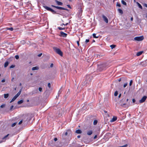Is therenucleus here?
Instances as JSON below:
<instances>
[{
	"instance_id": "680f3d73",
	"label": "nucleus",
	"mask_w": 147,
	"mask_h": 147,
	"mask_svg": "<svg viewBox=\"0 0 147 147\" xmlns=\"http://www.w3.org/2000/svg\"><path fill=\"white\" fill-rule=\"evenodd\" d=\"M64 135L65 136H67V132H66L64 134Z\"/></svg>"
},
{
	"instance_id": "f257e3e1",
	"label": "nucleus",
	"mask_w": 147,
	"mask_h": 147,
	"mask_svg": "<svg viewBox=\"0 0 147 147\" xmlns=\"http://www.w3.org/2000/svg\"><path fill=\"white\" fill-rule=\"evenodd\" d=\"M109 67L107 64H102L98 65V69L100 71L105 70Z\"/></svg>"
},
{
	"instance_id": "f03ea898",
	"label": "nucleus",
	"mask_w": 147,
	"mask_h": 147,
	"mask_svg": "<svg viewBox=\"0 0 147 147\" xmlns=\"http://www.w3.org/2000/svg\"><path fill=\"white\" fill-rule=\"evenodd\" d=\"M53 49L59 55L61 56H62L63 55V53L61 51L59 48H57L56 47H53Z\"/></svg>"
},
{
	"instance_id": "a19ab883",
	"label": "nucleus",
	"mask_w": 147,
	"mask_h": 147,
	"mask_svg": "<svg viewBox=\"0 0 147 147\" xmlns=\"http://www.w3.org/2000/svg\"><path fill=\"white\" fill-rule=\"evenodd\" d=\"M48 87L50 88L51 87V85L50 83H48Z\"/></svg>"
},
{
	"instance_id": "3c124183",
	"label": "nucleus",
	"mask_w": 147,
	"mask_h": 147,
	"mask_svg": "<svg viewBox=\"0 0 147 147\" xmlns=\"http://www.w3.org/2000/svg\"><path fill=\"white\" fill-rule=\"evenodd\" d=\"M13 105H12L10 107V110L11 111L12 110V109L13 108Z\"/></svg>"
},
{
	"instance_id": "c85d7f7f",
	"label": "nucleus",
	"mask_w": 147,
	"mask_h": 147,
	"mask_svg": "<svg viewBox=\"0 0 147 147\" xmlns=\"http://www.w3.org/2000/svg\"><path fill=\"white\" fill-rule=\"evenodd\" d=\"M92 35H93V37L94 38H98V36H96V34H92Z\"/></svg>"
},
{
	"instance_id": "6e6552de",
	"label": "nucleus",
	"mask_w": 147,
	"mask_h": 147,
	"mask_svg": "<svg viewBox=\"0 0 147 147\" xmlns=\"http://www.w3.org/2000/svg\"><path fill=\"white\" fill-rule=\"evenodd\" d=\"M51 6L52 7H55V8L57 9H58L63 10L64 9V8L62 7L55 6V5H51Z\"/></svg>"
},
{
	"instance_id": "5fc2aeb1",
	"label": "nucleus",
	"mask_w": 147,
	"mask_h": 147,
	"mask_svg": "<svg viewBox=\"0 0 147 147\" xmlns=\"http://www.w3.org/2000/svg\"><path fill=\"white\" fill-rule=\"evenodd\" d=\"M54 140L56 142L57 140V138H54Z\"/></svg>"
},
{
	"instance_id": "dca6fc26",
	"label": "nucleus",
	"mask_w": 147,
	"mask_h": 147,
	"mask_svg": "<svg viewBox=\"0 0 147 147\" xmlns=\"http://www.w3.org/2000/svg\"><path fill=\"white\" fill-rule=\"evenodd\" d=\"M76 133L78 134H80L82 133V131L80 129H78L76 131Z\"/></svg>"
},
{
	"instance_id": "7ed1b4c3",
	"label": "nucleus",
	"mask_w": 147,
	"mask_h": 147,
	"mask_svg": "<svg viewBox=\"0 0 147 147\" xmlns=\"http://www.w3.org/2000/svg\"><path fill=\"white\" fill-rule=\"evenodd\" d=\"M43 7L48 11H50L53 14H56V12L51 8L46 6H43Z\"/></svg>"
},
{
	"instance_id": "412c9836",
	"label": "nucleus",
	"mask_w": 147,
	"mask_h": 147,
	"mask_svg": "<svg viewBox=\"0 0 147 147\" xmlns=\"http://www.w3.org/2000/svg\"><path fill=\"white\" fill-rule=\"evenodd\" d=\"M118 11L119 13H120L121 14H123V11L122 9H118Z\"/></svg>"
},
{
	"instance_id": "5701e85b",
	"label": "nucleus",
	"mask_w": 147,
	"mask_h": 147,
	"mask_svg": "<svg viewBox=\"0 0 147 147\" xmlns=\"http://www.w3.org/2000/svg\"><path fill=\"white\" fill-rule=\"evenodd\" d=\"M24 102L23 100H21L18 101V105H20L22 103Z\"/></svg>"
},
{
	"instance_id": "bf43d9fd",
	"label": "nucleus",
	"mask_w": 147,
	"mask_h": 147,
	"mask_svg": "<svg viewBox=\"0 0 147 147\" xmlns=\"http://www.w3.org/2000/svg\"><path fill=\"white\" fill-rule=\"evenodd\" d=\"M53 63H51L50 65V67H53Z\"/></svg>"
},
{
	"instance_id": "49530a36",
	"label": "nucleus",
	"mask_w": 147,
	"mask_h": 147,
	"mask_svg": "<svg viewBox=\"0 0 147 147\" xmlns=\"http://www.w3.org/2000/svg\"><path fill=\"white\" fill-rule=\"evenodd\" d=\"M22 122H23V120H21V121H20L19 122V123H18V124L19 125H20L22 123Z\"/></svg>"
},
{
	"instance_id": "39448f33",
	"label": "nucleus",
	"mask_w": 147,
	"mask_h": 147,
	"mask_svg": "<svg viewBox=\"0 0 147 147\" xmlns=\"http://www.w3.org/2000/svg\"><path fill=\"white\" fill-rule=\"evenodd\" d=\"M144 38L143 36H141L139 37H136L134 38V39L135 40L138 41H140L142 40Z\"/></svg>"
},
{
	"instance_id": "09e8293b",
	"label": "nucleus",
	"mask_w": 147,
	"mask_h": 147,
	"mask_svg": "<svg viewBox=\"0 0 147 147\" xmlns=\"http://www.w3.org/2000/svg\"><path fill=\"white\" fill-rule=\"evenodd\" d=\"M143 6L147 8V4L145 3H144L143 4Z\"/></svg>"
},
{
	"instance_id": "c756f323",
	"label": "nucleus",
	"mask_w": 147,
	"mask_h": 147,
	"mask_svg": "<svg viewBox=\"0 0 147 147\" xmlns=\"http://www.w3.org/2000/svg\"><path fill=\"white\" fill-rule=\"evenodd\" d=\"M133 82V80H131L130 81L129 84V86H131V85L132 84Z\"/></svg>"
},
{
	"instance_id": "ddd939ff",
	"label": "nucleus",
	"mask_w": 147,
	"mask_h": 147,
	"mask_svg": "<svg viewBox=\"0 0 147 147\" xmlns=\"http://www.w3.org/2000/svg\"><path fill=\"white\" fill-rule=\"evenodd\" d=\"M89 83L86 80L82 83V85L83 86H86L87 84H88Z\"/></svg>"
},
{
	"instance_id": "052dcab7",
	"label": "nucleus",
	"mask_w": 147,
	"mask_h": 147,
	"mask_svg": "<svg viewBox=\"0 0 147 147\" xmlns=\"http://www.w3.org/2000/svg\"><path fill=\"white\" fill-rule=\"evenodd\" d=\"M136 101V100L134 99H132V102H135Z\"/></svg>"
},
{
	"instance_id": "393cba45",
	"label": "nucleus",
	"mask_w": 147,
	"mask_h": 147,
	"mask_svg": "<svg viewBox=\"0 0 147 147\" xmlns=\"http://www.w3.org/2000/svg\"><path fill=\"white\" fill-rule=\"evenodd\" d=\"M9 95L8 94H4V98H6L8 97Z\"/></svg>"
},
{
	"instance_id": "6e6d98bb",
	"label": "nucleus",
	"mask_w": 147,
	"mask_h": 147,
	"mask_svg": "<svg viewBox=\"0 0 147 147\" xmlns=\"http://www.w3.org/2000/svg\"><path fill=\"white\" fill-rule=\"evenodd\" d=\"M67 6L69 7V8L70 9H71V7L70 5H67Z\"/></svg>"
},
{
	"instance_id": "bb28decb",
	"label": "nucleus",
	"mask_w": 147,
	"mask_h": 147,
	"mask_svg": "<svg viewBox=\"0 0 147 147\" xmlns=\"http://www.w3.org/2000/svg\"><path fill=\"white\" fill-rule=\"evenodd\" d=\"M110 47H111V49H113L114 48L116 47V45H111L110 46Z\"/></svg>"
},
{
	"instance_id": "0eeeda50",
	"label": "nucleus",
	"mask_w": 147,
	"mask_h": 147,
	"mask_svg": "<svg viewBox=\"0 0 147 147\" xmlns=\"http://www.w3.org/2000/svg\"><path fill=\"white\" fill-rule=\"evenodd\" d=\"M9 135V134H7V135L5 136L2 138L3 142H5L6 141V140H7L9 139V138L8 137V136Z\"/></svg>"
},
{
	"instance_id": "de8ad7c7",
	"label": "nucleus",
	"mask_w": 147,
	"mask_h": 147,
	"mask_svg": "<svg viewBox=\"0 0 147 147\" xmlns=\"http://www.w3.org/2000/svg\"><path fill=\"white\" fill-rule=\"evenodd\" d=\"M5 105L3 104L0 107L1 108H3L5 107Z\"/></svg>"
},
{
	"instance_id": "f3484780",
	"label": "nucleus",
	"mask_w": 147,
	"mask_h": 147,
	"mask_svg": "<svg viewBox=\"0 0 147 147\" xmlns=\"http://www.w3.org/2000/svg\"><path fill=\"white\" fill-rule=\"evenodd\" d=\"M92 133V130H90L87 132V134L88 135H90Z\"/></svg>"
},
{
	"instance_id": "69168bd1",
	"label": "nucleus",
	"mask_w": 147,
	"mask_h": 147,
	"mask_svg": "<svg viewBox=\"0 0 147 147\" xmlns=\"http://www.w3.org/2000/svg\"><path fill=\"white\" fill-rule=\"evenodd\" d=\"M121 94H120L119 95V96H118V97H119V98H120V97H121Z\"/></svg>"
},
{
	"instance_id": "423d86ee",
	"label": "nucleus",
	"mask_w": 147,
	"mask_h": 147,
	"mask_svg": "<svg viewBox=\"0 0 147 147\" xmlns=\"http://www.w3.org/2000/svg\"><path fill=\"white\" fill-rule=\"evenodd\" d=\"M147 98V96H144L141 100H139V102L142 103L144 102Z\"/></svg>"
},
{
	"instance_id": "4be33fe9",
	"label": "nucleus",
	"mask_w": 147,
	"mask_h": 147,
	"mask_svg": "<svg viewBox=\"0 0 147 147\" xmlns=\"http://www.w3.org/2000/svg\"><path fill=\"white\" fill-rule=\"evenodd\" d=\"M137 5L139 7L142 9V5H140V4L138 2H137Z\"/></svg>"
},
{
	"instance_id": "1a4fd4ad",
	"label": "nucleus",
	"mask_w": 147,
	"mask_h": 147,
	"mask_svg": "<svg viewBox=\"0 0 147 147\" xmlns=\"http://www.w3.org/2000/svg\"><path fill=\"white\" fill-rule=\"evenodd\" d=\"M67 35V34L65 33L62 31H61L60 32V34L59 36H61L66 37Z\"/></svg>"
},
{
	"instance_id": "0e129e2a",
	"label": "nucleus",
	"mask_w": 147,
	"mask_h": 147,
	"mask_svg": "<svg viewBox=\"0 0 147 147\" xmlns=\"http://www.w3.org/2000/svg\"><path fill=\"white\" fill-rule=\"evenodd\" d=\"M126 105V104L125 103H124L123 104H121V106H123V105Z\"/></svg>"
},
{
	"instance_id": "c9c22d12",
	"label": "nucleus",
	"mask_w": 147,
	"mask_h": 147,
	"mask_svg": "<svg viewBox=\"0 0 147 147\" xmlns=\"http://www.w3.org/2000/svg\"><path fill=\"white\" fill-rule=\"evenodd\" d=\"M118 94V92L117 91H116L115 92V93H114V95L115 96H116Z\"/></svg>"
},
{
	"instance_id": "c03bdc74",
	"label": "nucleus",
	"mask_w": 147,
	"mask_h": 147,
	"mask_svg": "<svg viewBox=\"0 0 147 147\" xmlns=\"http://www.w3.org/2000/svg\"><path fill=\"white\" fill-rule=\"evenodd\" d=\"M127 146V145L126 144H125L123 146H119L118 147H126Z\"/></svg>"
},
{
	"instance_id": "ea45409f",
	"label": "nucleus",
	"mask_w": 147,
	"mask_h": 147,
	"mask_svg": "<svg viewBox=\"0 0 147 147\" xmlns=\"http://www.w3.org/2000/svg\"><path fill=\"white\" fill-rule=\"evenodd\" d=\"M7 30H10L11 31H13V28H8L7 29Z\"/></svg>"
},
{
	"instance_id": "4d7b16f0",
	"label": "nucleus",
	"mask_w": 147,
	"mask_h": 147,
	"mask_svg": "<svg viewBox=\"0 0 147 147\" xmlns=\"http://www.w3.org/2000/svg\"><path fill=\"white\" fill-rule=\"evenodd\" d=\"M77 45H78V46H79V45H80V44H79V41H77Z\"/></svg>"
},
{
	"instance_id": "b1692460",
	"label": "nucleus",
	"mask_w": 147,
	"mask_h": 147,
	"mask_svg": "<svg viewBox=\"0 0 147 147\" xmlns=\"http://www.w3.org/2000/svg\"><path fill=\"white\" fill-rule=\"evenodd\" d=\"M121 3L122 4H123V5H127V3L126 2H125L124 0H122L121 1Z\"/></svg>"
},
{
	"instance_id": "4c0bfd02",
	"label": "nucleus",
	"mask_w": 147,
	"mask_h": 147,
	"mask_svg": "<svg viewBox=\"0 0 147 147\" xmlns=\"http://www.w3.org/2000/svg\"><path fill=\"white\" fill-rule=\"evenodd\" d=\"M63 87H61V89H60V90L59 91V92H58V93L59 94H60L61 93V92L62 91V88Z\"/></svg>"
},
{
	"instance_id": "9b49d317",
	"label": "nucleus",
	"mask_w": 147,
	"mask_h": 147,
	"mask_svg": "<svg viewBox=\"0 0 147 147\" xmlns=\"http://www.w3.org/2000/svg\"><path fill=\"white\" fill-rule=\"evenodd\" d=\"M55 2L58 5L62 6L63 5V3L62 2L58 1L57 0H55Z\"/></svg>"
},
{
	"instance_id": "37998d69",
	"label": "nucleus",
	"mask_w": 147,
	"mask_h": 147,
	"mask_svg": "<svg viewBox=\"0 0 147 147\" xmlns=\"http://www.w3.org/2000/svg\"><path fill=\"white\" fill-rule=\"evenodd\" d=\"M15 67V65H12L11 66H10V68H13L14 67Z\"/></svg>"
},
{
	"instance_id": "473e14b6",
	"label": "nucleus",
	"mask_w": 147,
	"mask_h": 147,
	"mask_svg": "<svg viewBox=\"0 0 147 147\" xmlns=\"http://www.w3.org/2000/svg\"><path fill=\"white\" fill-rule=\"evenodd\" d=\"M95 55L99 59L100 58L101 56L99 54H96Z\"/></svg>"
},
{
	"instance_id": "13d9d810",
	"label": "nucleus",
	"mask_w": 147,
	"mask_h": 147,
	"mask_svg": "<svg viewBox=\"0 0 147 147\" xmlns=\"http://www.w3.org/2000/svg\"><path fill=\"white\" fill-rule=\"evenodd\" d=\"M5 81V79H3L1 80V82H4Z\"/></svg>"
},
{
	"instance_id": "a211bd4d",
	"label": "nucleus",
	"mask_w": 147,
	"mask_h": 147,
	"mask_svg": "<svg viewBox=\"0 0 147 147\" xmlns=\"http://www.w3.org/2000/svg\"><path fill=\"white\" fill-rule=\"evenodd\" d=\"M143 53V51H141L138 52L136 54V55L137 56H139L140 55H141V54H142V53Z\"/></svg>"
},
{
	"instance_id": "72a5a7b5",
	"label": "nucleus",
	"mask_w": 147,
	"mask_h": 147,
	"mask_svg": "<svg viewBox=\"0 0 147 147\" xmlns=\"http://www.w3.org/2000/svg\"><path fill=\"white\" fill-rule=\"evenodd\" d=\"M116 5L117 6H119V7H120L121 6V4H120V3H119V2H117V3Z\"/></svg>"
},
{
	"instance_id": "338daca9",
	"label": "nucleus",
	"mask_w": 147,
	"mask_h": 147,
	"mask_svg": "<svg viewBox=\"0 0 147 147\" xmlns=\"http://www.w3.org/2000/svg\"><path fill=\"white\" fill-rule=\"evenodd\" d=\"M121 81V78H120L119 79H118V81L120 82Z\"/></svg>"
},
{
	"instance_id": "8fccbe9b",
	"label": "nucleus",
	"mask_w": 147,
	"mask_h": 147,
	"mask_svg": "<svg viewBox=\"0 0 147 147\" xmlns=\"http://www.w3.org/2000/svg\"><path fill=\"white\" fill-rule=\"evenodd\" d=\"M89 42V39H86V41H85V42L86 43L88 42Z\"/></svg>"
},
{
	"instance_id": "a18cd8bd",
	"label": "nucleus",
	"mask_w": 147,
	"mask_h": 147,
	"mask_svg": "<svg viewBox=\"0 0 147 147\" xmlns=\"http://www.w3.org/2000/svg\"><path fill=\"white\" fill-rule=\"evenodd\" d=\"M127 83H125L123 85V87L124 88H125L127 86Z\"/></svg>"
},
{
	"instance_id": "774afa93",
	"label": "nucleus",
	"mask_w": 147,
	"mask_h": 147,
	"mask_svg": "<svg viewBox=\"0 0 147 147\" xmlns=\"http://www.w3.org/2000/svg\"><path fill=\"white\" fill-rule=\"evenodd\" d=\"M80 136L79 135L77 136V138H80Z\"/></svg>"
},
{
	"instance_id": "f704fd0d",
	"label": "nucleus",
	"mask_w": 147,
	"mask_h": 147,
	"mask_svg": "<svg viewBox=\"0 0 147 147\" xmlns=\"http://www.w3.org/2000/svg\"><path fill=\"white\" fill-rule=\"evenodd\" d=\"M58 28L60 30H64L65 29V28H62V27H58Z\"/></svg>"
},
{
	"instance_id": "e433bc0d",
	"label": "nucleus",
	"mask_w": 147,
	"mask_h": 147,
	"mask_svg": "<svg viewBox=\"0 0 147 147\" xmlns=\"http://www.w3.org/2000/svg\"><path fill=\"white\" fill-rule=\"evenodd\" d=\"M68 24H69V23H66L65 24H64L63 23V24H61L60 25H61V26H63V25H65V26H67V25Z\"/></svg>"
},
{
	"instance_id": "603ef678",
	"label": "nucleus",
	"mask_w": 147,
	"mask_h": 147,
	"mask_svg": "<svg viewBox=\"0 0 147 147\" xmlns=\"http://www.w3.org/2000/svg\"><path fill=\"white\" fill-rule=\"evenodd\" d=\"M42 55V53H41L39 54H38L37 56L38 57H40L41 56V55Z\"/></svg>"
},
{
	"instance_id": "58836bf2",
	"label": "nucleus",
	"mask_w": 147,
	"mask_h": 147,
	"mask_svg": "<svg viewBox=\"0 0 147 147\" xmlns=\"http://www.w3.org/2000/svg\"><path fill=\"white\" fill-rule=\"evenodd\" d=\"M15 57L16 59H18L19 58V56L18 55H16L15 56Z\"/></svg>"
},
{
	"instance_id": "79ce46f5",
	"label": "nucleus",
	"mask_w": 147,
	"mask_h": 147,
	"mask_svg": "<svg viewBox=\"0 0 147 147\" xmlns=\"http://www.w3.org/2000/svg\"><path fill=\"white\" fill-rule=\"evenodd\" d=\"M39 91L41 92L42 91V89L41 87H39L38 89Z\"/></svg>"
},
{
	"instance_id": "6ab92c4d",
	"label": "nucleus",
	"mask_w": 147,
	"mask_h": 147,
	"mask_svg": "<svg viewBox=\"0 0 147 147\" xmlns=\"http://www.w3.org/2000/svg\"><path fill=\"white\" fill-rule=\"evenodd\" d=\"M9 64V63L8 61H6L4 63V67H7V66Z\"/></svg>"
},
{
	"instance_id": "2f4dec72",
	"label": "nucleus",
	"mask_w": 147,
	"mask_h": 147,
	"mask_svg": "<svg viewBox=\"0 0 147 147\" xmlns=\"http://www.w3.org/2000/svg\"><path fill=\"white\" fill-rule=\"evenodd\" d=\"M145 63L146 62H144V61H143V62H141V63H140V64L143 66L145 64Z\"/></svg>"
},
{
	"instance_id": "9d476101",
	"label": "nucleus",
	"mask_w": 147,
	"mask_h": 147,
	"mask_svg": "<svg viewBox=\"0 0 147 147\" xmlns=\"http://www.w3.org/2000/svg\"><path fill=\"white\" fill-rule=\"evenodd\" d=\"M102 17L103 18L104 21L107 23H108V20L106 16H105L104 15H102Z\"/></svg>"
},
{
	"instance_id": "a878e982",
	"label": "nucleus",
	"mask_w": 147,
	"mask_h": 147,
	"mask_svg": "<svg viewBox=\"0 0 147 147\" xmlns=\"http://www.w3.org/2000/svg\"><path fill=\"white\" fill-rule=\"evenodd\" d=\"M98 122V121L97 120H94L93 122V124L94 125H96Z\"/></svg>"
},
{
	"instance_id": "864d4df0",
	"label": "nucleus",
	"mask_w": 147,
	"mask_h": 147,
	"mask_svg": "<svg viewBox=\"0 0 147 147\" xmlns=\"http://www.w3.org/2000/svg\"><path fill=\"white\" fill-rule=\"evenodd\" d=\"M63 10H66L68 12H69V10L68 9H67L65 8H64V9Z\"/></svg>"
},
{
	"instance_id": "2eb2a0df",
	"label": "nucleus",
	"mask_w": 147,
	"mask_h": 147,
	"mask_svg": "<svg viewBox=\"0 0 147 147\" xmlns=\"http://www.w3.org/2000/svg\"><path fill=\"white\" fill-rule=\"evenodd\" d=\"M17 97H18L16 96L15 95V96H14L11 99L10 102L11 103L14 101L17 98Z\"/></svg>"
},
{
	"instance_id": "20e7f679",
	"label": "nucleus",
	"mask_w": 147,
	"mask_h": 147,
	"mask_svg": "<svg viewBox=\"0 0 147 147\" xmlns=\"http://www.w3.org/2000/svg\"><path fill=\"white\" fill-rule=\"evenodd\" d=\"M92 77L90 75H87L86 77V80L89 83L92 80Z\"/></svg>"
},
{
	"instance_id": "aec40b11",
	"label": "nucleus",
	"mask_w": 147,
	"mask_h": 147,
	"mask_svg": "<svg viewBox=\"0 0 147 147\" xmlns=\"http://www.w3.org/2000/svg\"><path fill=\"white\" fill-rule=\"evenodd\" d=\"M38 69L39 68L38 67L36 66L33 67L32 69V70H38Z\"/></svg>"
},
{
	"instance_id": "e2e57ef3",
	"label": "nucleus",
	"mask_w": 147,
	"mask_h": 147,
	"mask_svg": "<svg viewBox=\"0 0 147 147\" xmlns=\"http://www.w3.org/2000/svg\"><path fill=\"white\" fill-rule=\"evenodd\" d=\"M97 135H95V136H94V139H95L96 138H97Z\"/></svg>"
},
{
	"instance_id": "cd10ccee",
	"label": "nucleus",
	"mask_w": 147,
	"mask_h": 147,
	"mask_svg": "<svg viewBox=\"0 0 147 147\" xmlns=\"http://www.w3.org/2000/svg\"><path fill=\"white\" fill-rule=\"evenodd\" d=\"M17 123V122H15L13 123L11 125V126L12 127H13L14 126H15L16 125V123Z\"/></svg>"
},
{
	"instance_id": "7c9ffc66",
	"label": "nucleus",
	"mask_w": 147,
	"mask_h": 147,
	"mask_svg": "<svg viewBox=\"0 0 147 147\" xmlns=\"http://www.w3.org/2000/svg\"><path fill=\"white\" fill-rule=\"evenodd\" d=\"M79 13L80 14H81V13H82V9L81 8H79Z\"/></svg>"
},
{
	"instance_id": "4468645a",
	"label": "nucleus",
	"mask_w": 147,
	"mask_h": 147,
	"mask_svg": "<svg viewBox=\"0 0 147 147\" xmlns=\"http://www.w3.org/2000/svg\"><path fill=\"white\" fill-rule=\"evenodd\" d=\"M22 88L21 89H20L19 91V92L16 94L15 95L17 97H18L22 91Z\"/></svg>"
},
{
	"instance_id": "f8f14e48",
	"label": "nucleus",
	"mask_w": 147,
	"mask_h": 147,
	"mask_svg": "<svg viewBox=\"0 0 147 147\" xmlns=\"http://www.w3.org/2000/svg\"><path fill=\"white\" fill-rule=\"evenodd\" d=\"M117 119V118L116 117L114 116V117H113L112 119L111 120L110 122H114V121H115Z\"/></svg>"
}]
</instances>
